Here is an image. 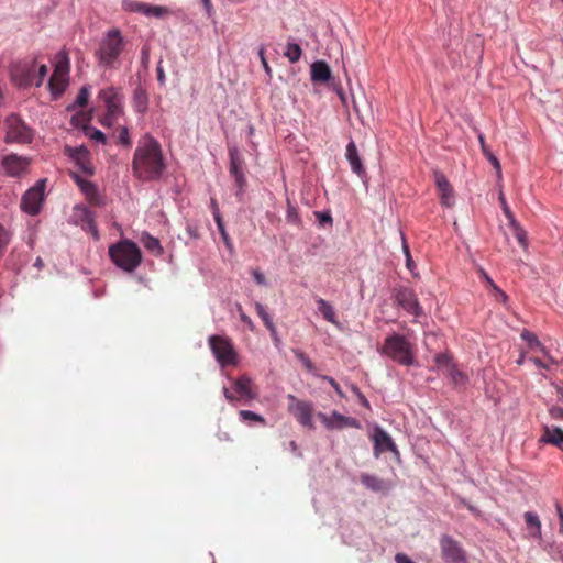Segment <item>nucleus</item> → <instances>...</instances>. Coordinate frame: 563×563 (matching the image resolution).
<instances>
[{
	"label": "nucleus",
	"instance_id": "obj_15",
	"mask_svg": "<svg viewBox=\"0 0 563 563\" xmlns=\"http://www.w3.org/2000/svg\"><path fill=\"white\" fill-rule=\"evenodd\" d=\"M374 442V456L378 457L382 453L390 451L396 455H399L397 445L395 444L391 437L380 427L374 429L372 435Z\"/></svg>",
	"mask_w": 563,
	"mask_h": 563
},
{
	"label": "nucleus",
	"instance_id": "obj_16",
	"mask_svg": "<svg viewBox=\"0 0 563 563\" xmlns=\"http://www.w3.org/2000/svg\"><path fill=\"white\" fill-rule=\"evenodd\" d=\"M70 178L76 183V185L79 187L81 192L87 197V199L97 205V206H103L104 201L102 196L99 192L98 186L85 178H82L78 173L70 172L69 173Z\"/></svg>",
	"mask_w": 563,
	"mask_h": 563
},
{
	"label": "nucleus",
	"instance_id": "obj_3",
	"mask_svg": "<svg viewBox=\"0 0 563 563\" xmlns=\"http://www.w3.org/2000/svg\"><path fill=\"white\" fill-rule=\"evenodd\" d=\"M108 252L112 263L126 273H133L142 263L141 249L129 239L120 240L110 245Z\"/></svg>",
	"mask_w": 563,
	"mask_h": 563
},
{
	"label": "nucleus",
	"instance_id": "obj_27",
	"mask_svg": "<svg viewBox=\"0 0 563 563\" xmlns=\"http://www.w3.org/2000/svg\"><path fill=\"white\" fill-rule=\"evenodd\" d=\"M75 209L84 228H93V236L98 239L99 234L93 212L87 207H76Z\"/></svg>",
	"mask_w": 563,
	"mask_h": 563
},
{
	"label": "nucleus",
	"instance_id": "obj_11",
	"mask_svg": "<svg viewBox=\"0 0 563 563\" xmlns=\"http://www.w3.org/2000/svg\"><path fill=\"white\" fill-rule=\"evenodd\" d=\"M395 299L402 309L413 317L423 314V309L420 306L417 295L412 288L400 286L395 289Z\"/></svg>",
	"mask_w": 563,
	"mask_h": 563
},
{
	"label": "nucleus",
	"instance_id": "obj_28",
	"mask_svg": "<svg viewBox=\"0 0 563 563\" xmlns=\"http://www.w3.org/2000/svg\"><path fill=\"white\" fill-rule=\"evenodd\" d=\"M141 242L143 246L151 252L155 256H161L164 253V247L162 246L159 240L148 232H143L141 235Z\"/></svg>",
	"mask_w": 563,
	"mask_h": 563
},
{
	"label": "nucleus",
	"instance_id": "obj_50",
	"mask_svg": "<svg viewBox=\"0 0 563 563\" xmlns=\"http://www.w3.org/2000/svg\"><path fill=\"white\" fill-rule=\"evenodd\" d=\"M350 388H351L352 393L357 397V399H358L360 404H361L363 407H365L366 409H371L369 401H368V399L365 397V395L361 391V389H360L356 385H354V384H352V385L350 386Z\"/></svg>",
	"mask_w": 563,
	"mask_h": 563
},
{
	"label": "nucleus",
	"instance_id": "obj_21",
	"mask_svg": "<svg viewBox=\"0 0 563 563\" xmlns=\"http://www.w3.org/2000/svg\"><path fill=\"white\" fill-rule=\"evenodd\" d=\"M360 481L367 489L375 493H386L391 488L390 482L368 473H362L360 475Z\"/></svg>",
	"mask_w": 563,
	"mask_h": 563
},
{
	"label": "nucleus",
	"instance_id": "obj_54",
	"mask_svg": "<svg viewBox=\"0 0 563 563\" xmlns=\"http://www.w3.org/2000/svg\"><path fill=\"white\" fill-rule=\"evenodd\" d=\"M47 71L48 69L46 65H41L38 70H35V87H40L43 84L44 78L47 76Z\"/></svg>",
	"mask_w": 563,
	"mask_h": 563
},
{
	"label": "nucleus",
	"instance_id": "obj_61",
	"mask_svg": "<svg viewBox=\"0 0 563 563\" xmlns=\"http://www.w3.org/2000/svg\"><path fill=\"white\" fill-rule=\"evenodd\" d=\"M119 115H110L109 112L106 111V114L103 115V118L101 119V124L103 126H112L114 124V122L117 121Z\"/></svg>",
	"mask_w": 563,
	"mask_h": 563
},
{
	"label": "nucleus",
	"instance_id": "obj_47",
	"mask_svg": "<svg viewBox=\"0 0 563 563\" xmlns=\"http://www.w3.org/2000/svg\"><path fill=\"white\" fill-rule=\"evenodd\" d=\"M144 2H139L134 0H123L121 7L126 12H139L142 13Z\"/></svg>",
	"mask_w": 563,
	"mask_h": 563
},
{
	"label": "nucleus",
	"instance_id": "obj_41",
	"mask_svg": "<svg viewBox=\"0 0 563 563\" xmlns=\"http://www.w3.org/2000/svg\"><path fill=\"white\" fill-rule=\"evenodd\" d=\"M294 352V355L296 356V358L301 362V364L303 365V367L306 368V371L308 373H311V374H314V371H316V366L314 364L312 363V361L309 358V356L302 352L301 350L299 349H295L292 350Z\"/></svg>",
	"mask_w": 563,
	"mask_h": 563
},
{
	"label": "nucleus",
	"instance_id": "obj_24",
	"mask_svg": "<svg viewBox=\"0 0 563 563\" xmlns=\"http://www.w3.org/2000/svg\"><path fill=\"white\" fill-rule=\"evenodd\" d=\"M233 388L241 398L247 401L255 399L257 396V394L252 390V379L246 375L238 377L234 382Z\"/></svg>",
	"mask_w": 563,
	"mask_h": 563
},
{
	"label": "nucleus",
	"instance_id": "obj_46",
	"mask_svg": "<svg viewBox=\"0 0 563 563\" xmlns=\"http://www.w3.org/2000/svg\"><path fill=\"white\" fill-rule=\"evenodd\" d=\"M89 120H90V118L87 114H85L84 112H77L70 118V124L75 129L82 130V125L88 124Z\"/></svg>",
	"mask_w": 563,
	"mask_h": 563
},
{
	"label": "nucleus",
	"instance_id": "obj_2",
	"mask_svg": "<svg viewBox=\"0 0 563 563\" xmlns=\"http://www.w3.org/2000/svg\"><path fill=\"white\" fill-rule=\"evenodd\" d=\"M125 48V41L118 27L109 29L101 37L95 55L100 65L109 69L118 68L117 64Z\"/></svg>",
	"mask_w": 563,
	"mask_h": 563
},
{
	"label": "nucleus",
	"instance_id": "obj_9",
	"mask_svg": "<svg viewBox=\"0 0 563 563\" xmlns=\"http://www.w3.org/2000/svg\"><path fill=\"white\" fill-rule=\"evenodd\" d=\"M288 400V412L292 415L296 420L305 428L310 430L314 429V422L312 420V412L314 410L311 401L300 400L295 395H287Z\"/></svg>",
	"mask_w": 563,
	"mask_h": 563
},
{
	"label": "nucleus",
	"instance_id": "obj_36",
	"mask_svg": "<svg viewBox=\"0 0 563 563\" xmlns=\"http://www.w3.org/2000/svg\"><path fill=\"white\" fill-rule=\"evenodd\" d=\"M521 339L527 342L528 346L530 349H539L543 355H548V350L544 347V345L539 341L538 336L529 331L523 330L520 334Z\"/></svg>",
	"mask_w": 563,
	"mask_h": 563
},
{
	"label": "nucleus",
	"instance_id": "obj_63",
	"mask_svg": "<svg viewBox=\"0 0 563 563\" xmlns=\"http://www.w3.org/2000/svg\"><path fill=\"white\" fill-rule=\"evenodd\" d=\"M549 413L553 419L563 420V408L553 406L549 409Z\"/></svg>",
	"mask_w": 563,
	"mask_h": 563
},
{
	"label": "nucleus",
	"instance_id": "obj_7",
	"mask_svg": "<svg viewBox=\"0 0 563 563\" xmlns=\"http://www.w3.org/2000/svg\"><path fill=\"white\" fill-rule=\"evenodd\" d=\"M208 344L222 368L238 364V354L230 338L212 334L208 338Z\"/></svg>",
	"mask_w": 563,
	"mask_h": 563
},
{
	"label": "nucleus",
	"instance_id": "obj_10",
	"mask_svg": "<svg viewBox=\"0 0 563 563\" xmlns=\"http://www.w3.org/2000/svg\"><path fill=\"white\" fill-rule=\"evenodd\" d=\"M439 544L444 563H468L466 551L452 536L442 534Z\"/></svg>",
	"mask_w": 563,
	"mask_h": 563
},
{
	"label": "nucleus",
	"instance_id": "obj_49",
	"mask_svg": "<svg viewBox=\"0 0 563 563\" xmlns=\"http://www.w3.org/2000/svg\"><path fill=\"white\" fill-rule=\"evenodd\" d=\"M186 233L190 240H199L201 238L198 224L187 221L186 222Z\"/></svg>",
	"mask_w": 563,
	"mask_h": 563
},
{
	"label": "nucleus",
	"instance_id": "obj_64",
	"mask_svg": "<svg viewBox=\"0 0 563 563\" xmlns=\"http://www.w3.org/2000/svg\"><path fill=\"white\" fill-rule=\"evenodd\" d=\"M395 562L396 563H416L405 553H397L395 555Z\"/></svg>",
	"mask_w": 563,
	"mask_h": 563
},
{
	"label": "nucleus",
	"instance_id": "obj_55",
	"mask_svg": "<svg viewBox=\"0 0 563 563\" xmlns=\"http://www.w3.org/2000/svg\"><path fill=\"white\" fill-rule=\"evenodd\" d=\"M402 250H404V254L406 256V266L409 271H412V268L415 267V262L412 260V256L410 254V250H409V246L407 245L405 239L402 238Z\"/></svg>",
	"mask_w": 563,
	"mask_h": 563
},
{
	"label": "nucleus",
	"instance_id": "obj_57",
	"mask_svg": "<svg viewBox=\"0 0 563 563\" xmlns=\"http://www.w3.org/2000/svg\"><path fill=\"white\" fill-rule=\"evenodd\" d=\"M329 86L336 92L343 104H346V96L340 84L335 82V79L329 84Z\"/></svg>",
	"mask_w": 563,
	"mask_h": 563
},
{
	"label": "nucleus",
	"instance_id": "obj_13",
	"mask_svg": "<svg viewBox=\"0 0 563 563\" xmlns=\"http://www.w3.org/2000/svg\"><path fill=\"white\" fill-rule=\"evenodd\" d=\"M99 98L104 102L110 115H120L123 112L124 95L120 88L108 87L99 91Z\"/></svg>",
	"mask_w": 563,
	"mask_h": 563
},
{
	"label": "nucleus",
	"instance_id": "obj_19",
	"mask_svg": "<svg viewBox=\"0 0 563 563\" xmlns=\"http://www.w3.org/2000/svg\"><path fill=\"white\" fill-rule=\"evenodd\" d=\"M310 76L313 82L330 84L333 81L329 65L324 60H316L310 66Z\"/></svg>",
	"mask_w": 563,
	"mask_h": 563
},
{
	"label": "nucleus",
	"instance_id": "obj_25",
	"mask_svg": "<svg viewBox=\"0 0 563 563\" xmlns=\"http://www.w3.org/2000/svg\"><path fill=\"white\" fill-rule=\"evenodd\" d=\"M70 70V60L66 51H59L55 55L54 71L55 77H68Z\"/></svg>",
	"mask_w": 563,
	"mask_h": 563
},
{
	"label": "nucleus",
	"instance_id": "obj_52",
	"mask_svg": "<svg viewBox=\"0 0 563 563\" xmlns=\"http://www.w3.org/2000/svg\"><path fill=\"white\" fill-rule=\"evenodd\" d=\"M499 201H500V205H501V208H503V211H504L506 218L509 220L510 223H515L516 219H515L509 206L507 205L503 192L499 194Z\"/></svg>",
	"mask_w": 563,
	"mask_h": 563
},
{
	"label": "nucleus",
	"instance_id": "obj_40",
	"mask_svg": "<svg viewBox=\"0 0 563 563\" xmlns=\"http://www.w3.org/2000/svg\"><path fill=\"white\" fill-rule=\"evenodd\" d=\"M167 11L168 10L165 7L153 5V4H148V3H145V2L143 3V8H142V14H144L146 16L161 18L164 14H166Z\"/></svg>",
	"mask_w": 563,
	"mask_h": 563
},
{
	"label": "nucleus",
	"instance_id": "obj_31",
	"mask_svg": "<svg viewBox=\"0 0 563 563\" xmlns=\"http://www.w3.org/2000/svg\"><path fill=\"white\" fill-rule=\"evenodd\" d=\"M478 141L481 144L482 153L487 158V161L493 165L494 169L497 173V176L501 175V166L499 159L494 155V153L489 150L485 142V137L482 133L478 134Z\"/></svg>",
	"mask_w": 563,
	"mask_h": 563
},
{
	"label": "nucleus",
	"instance_id": "obj_33",
	"mask_svg": "<svg viewBox=\"0 0 563 563\" xmlns=\"http://www.w3.org/2000/svg\"><path fill=\"white\" fill-rule=\"evenodd\" d=\"M525 520L528 529L531 530L530 534L533 538H541V522L537 514L527 511Z\"/></svg>",
	"mask_w": 563,
	"mask_h": 563
},
{
	"label": "nucleus",
	"instance_id": "obj_6",
	"mask_svg": "<svg viewBox=\"0 0 563 563\" xmlns=\"http://www.w3.org/2000/svg\"><path fill=\"white\" fill-rule=\"evenodd\" d=\"M230 165H229V174L234 183V196L238 201H243L244 195L247 188V180L245 177V161L240 152V150L235 145H230L228 148Z\"/></svg>",
	"mask_w": 563,
	"mask_h": 563
},
{
	"label": "nucleus",
	"instance_id": "obj_51",
	"mask_svg": "<svg viewBox=\"0 0 563 563\" xmlns=\"http://www.w3.org/2000/svg\"><path fill=\"white\" fill-rule=\"evenodd\" d=\"M118 142L126 147H130L132 145L129 129L126 126L121 128L118 136Z\"/></svg>",
	"mask_w": 563,
	"mask_h": 563
},
{
	"label": "nucleus",
	"instance_id": "obj_12",
	"mask_svg": "<svg viewBox=\"0 0 563 563\" xmlns=\"http://www.w3.org/2000/svg\"><path fill=\"white\" fill-rule=\"evenodd\" d=\"M64 153L76 163V165L84 174L88 176H92L95 174V167L91 164L90 152L86 145L82 144L75 147L66 145Z\"/></svg>",
	"mask_w": 563,
	"mask_h": 563
},
{
	"label": "nucleus",
	"instance_id": "obj_58",
	"mask_svg": "<svg viewBox=\"0 0 563 563\" xmlns=\"http://www.w3.org/2000/svg\"><path fill=\"white\" fill-rule=\"evenodd\" d=\"M435 363L440 367H451V357L448 354H438L435 356Z\"/></svg>",
	"mask_w": 563,
	"mask_h": 563
},
{
	"label": "nucleus",
	"instance_id": "obj_45",
	"mask_svg": "<svg viewBox=\"0 0 563 563\" xmlns=\"http://www.w3.org/2000/svg\"><path fill=\"white\" fill-rule=\"evenodd\" d=\"M514 228V233L518 242L521 246L527 247L528 241H527V233L526 231L519 225V223L515 220V223H510Z\"/></svg>",
	"mask_w": 563,
	"mask_h": 563
},
{
	"label": "nucleus",
	"instance_id": "obj_14",
	"mask_svg": "<svg viewBox=\"0 0 563 563\" xmlns=\"http://www.w3.org/2000/svg\"><path fill=\"white\" fill-rule=\"evenodd\" d=\"M30 165L31 159L29 157L20 156L15 153L5 155L1 161V166L4 170V174L9 177L15 178H19L25 174Z\"/></svg>",
	"mask_w": 563,
	"mask_h": 563
},
{
	"label": "nucleus",
	"instance_id": "obj_60",
	"mask_svg": "<svg viewBox=\"0 0 563 563\" xmlns=\"http://www.w3.org/2000/svg\"><path fill=\"white\" fill-rule=\"evenodd\" d=\"M163 60L159 59V62L157 63V66H156V74H157V81L161 86H164L165 85V81H166V76H165V71L163 69Z\"/></svg>",
	"mask_w": 563,
	"mask_h": 563
},
{
	"label": "nucleus",
	"instance_id": "obj_53",
	"mask_svg": "<svg viewBox=\"0 0 563 563\" xmlns=\"http://www.w3.org/2000/svg\"><path fill=\"white\" fill-rule=\"evenodd\" d=\"M150 65V46L143 45L141 48V66L144 70L148 69Z\"/></svg>",
	"mask_w": 563,
	"mask_h": 563
},
{
	"label": "nucleus",
	"instance_id": "obj_32",
	"mask_svg": "<svg viewBox=\"0 0 563 563\" xmlns=\"http://www.w3.org/2000/svg\"><path fill=\"white\" fill-rule=\"evenodd\" d=\"M213 219H214V222L217 224V228H218V231L222 238V241L224 243V245L229 249V250H232L233 249V244H232V241H231V238L229 235V233L227 232L225 230V225H224V221L222 219V216L219 211V208H216V210L213 211Z\"/></svg>",
	"mask_w": 563,
	"mask_h": 563
},
{
	"label": "nucleus",
	"instance_id": "obj_8",
	"mask_svg": "<svg viewBox=\"0 0 563 563\" xmlns=\"http://www.w3.org/2000/svg\"><path fill=\"white\" fill-rule=\"evenodd\" d=\"M46 179H40L35 185L29 188L21 198V210L30 216H36L41 212L45 198Z\"/></svg>",
	"mask_w": 563,
	"mask_h": 563
},
{
	"label": "nucleus",
	"instance_id": "obj_37",
	"mask_svg": "<svg viewBox=\"0 0 563 563\" xmlns=\"http://www.w3.org/2000/svg\"><path fill=\"white\" fill-rule=\"evenodd\" d=\"M82 132L90 140L95 141L97 143H101L103 145L107 144V136L101 130H99L90 124H84Z\"/></svg>",
	"mask_w": 563,
	"mask_h": 563
},
{
	"label": "nucleus",
	"instance_id": "obj_38",
	"mask_svg": "<svg viewBox=\"0 0 563 563\" xmlns=\"http://www.w3.org/2000/svg\"><path fill=\"white\" fill-rule=\"evenodd\" d=\"M284 54L291 64H295L300 59L302 49L299 44L295 42H288Z\"/></svg>",
	"mask_w": 563,
	"mask_h": 563
},
{
	"label": "nucleus",
	"instance_id": "obj_56",
	"mask_svg": "<svg viewBox=\"0 0 563 563\" xmlns=\"http://www.w3.org/2000/svg\"><path fill=\"white\" fill-rule=\"evenodd\" d=\"M320 378L328 382L340 397H344L340 385L332 376L321 375Z\"/></svg>",
	"mask_w": 563,
	"mask_h": 563
},
{
	"label": "nucleus",
	"instance_id": "obj_62",
	"mask_svg": "<svg viewBox=\"0 0 563 563\" xmlns=\"http://www.w3.org/2000/svg\"><path fill=\"white\" fill-rule=\"evenodd\" d=\"M252 276H253L254 282L257 285H261V286H265L266 285V278H265L264 274L261 271L254 269L252 272Z\"/></svg>",
	"mask_w": 563,
	"mask_h": 563
},
{
	"label": "nucleus",
	"instance_id": "obj_59",
	"mask_svg": "<svg viewBox=\"0 0 563 563\" xmlns=\"http://www.w3.org/2000/svg\"><path fill=\"white\" fill-rule=\"evenodd\" d=\"M258 57L261 59L262 66L265 69V71L269 75L271 74V67L267 63V59L265 57V47L263 45L258 48Z\"/></svg>",
	"mask_w": 563,
	"mask_h": 563
},
{
	"label": "nucleus",
	"instance_id": "obj_5",
	"mask_svg": "<svg viewBox=\"0 0 563 563\" xmlns=\"http://www.w3.org/2000/svg\"><path fill=\"white\" fill-rule=\"evenodd\" d=\"M5 129L4 143L31 144L34 139V130L16 113H10L3 121Z\"/></svg>",
	"mask_w": 563,
	"mask_h": 563
},
{
	"label": "nucleus",
	"instance_id": "obj_18",
	"mask_svg": "<svg viewBox=\"0 0 563 563\" xmlns=\"http://www.w3.org/2000/svg\"><path fill=\"white\" fill-rule=\"evenodd\" d=\"M433 178L440 194L441 203L451 207L454 203L453 189L445 175L440 170L433 172Z\"/></svg>",
	"mask_w": 563,
	"mask_h": 563
},
{
	"label": "nucleus",
	"instance_id": "obj_43",
	"mask_svg": "<svg viewBox=\"0 0 563 563\" xmlns=\"http://www.w3.org/2000/svg\"><path fill=\"white\" fill-rule=\"evenodd\" d=\"M12 234L3 224L0 223V258L3 256L11 241Z\"/></svg>",
	"mask_w": 563,
	"mask_h": 563
},
{
	"label": "nucleus",
	"instance_id": "obj_29",
	"mask_svg": "<svg viewBox=\"0 0 563 563\" xmlns=\"http://www.w3.org/2000/svg\"><path fill=\"white\" fill-rule=\"evenodd\" d=\"M318 311L322 314V317L330 323L339 327L340 322L336 319V314L332 305H330L327 300L319 298L316 301Z\"/></svg>",
	"mask_w": 563,
	"mask_h": 563
},
{
	"label": "nucleus",
	"instance_id": "obj_44",
	"mask_svg": "<svg viewBox=\"0 0 563 563\" xmlns=\"http://www.w3.org/2000/svg\"><path fill=\"white\" fill-rule=\"evenodd\" d=\"M449 375L455 385H464L467 382V376L459 371L454 365L450 367Z\"/></svg>",
	"mask_w": 563,
	"mask_h": 563
},
{
	"label": "nucleus",
	"instance_id": "obj_22",
	"mask_svg": "<svg viewBox=\"0 0 563 563\" xmlns=\"http://www.w3.org/2000/svg\"><path fill=\"white\" fill-rule=\"evenodd\" d=\"M132 107L140 114H145L148 110V93L140 80L133 90Z\"/></svg>",
	"mask_w": 563,
	"mask_h": 563
},
{
	"label": "nucleus",
	"instance_id": "obj_42",
	"mask_svg": "<svg viewBox=\"0 0 563 563\" xmlns=\"http://www.w3.org/2000/svg\"><path fill=\"white\" fill-rule=\"evenodd\" d=\"M286 221L295 225H299L301 223L298 208L292 206L290 200H287Z\"/></svg>",
	"mask_w": 563,
	"mask_h": 563
},
{
	"label": "nucleus",
	"instance_id": "obj_20",
	"mask_svg": "<svg viewBox=\"0 0 563 563\" xmlns=\"http://www.w3.org/2000/svg\"><path fill=\"white\" fill-rule=\"evenodd\" d=\"M13 79L20 87L35 86V64H25L13 71Z\"/></svg>",
	"mask_w": 563,
	"mask_h": 563
},
{
	"label": "nucleus",
	"instance_id": "obj_26",
	"mask_svg": "<svg viewBox=\"0 0 563 563\" xmlns=\"http://www.w3.org/2000/svg\"><path fill=\"white\" fill-rule=\"evenodd\" d=\"M540 441L563 449V430L559 427H544Z\"/></svg>",
	"mask_w": 563,
	"mask_h": 563
},
{
	"label": "nucleus",
	"instance_id": "obj_48",
	"mask_svg": "<svg viewBox=\"0 0 563 563\" xmlns=\"http://www.w3.org/2000/svg\"><path fill=\"white\" fill-rule=\"evenodd\" d=\"M314 216L318 220V223L323 228L328 225L331 227L333 223V219L330 211H316Z\"/></svg>",
	"mask_w": 563,
	"mask_h": 563
},
{
	"label": "nucleus",
	"instance_id": "obj_34",
	"mask_svg": "<svg viewBox=\"0 0 563 563\" xmlns=\"http://www.w3.org/2000/svg\"><path fill=\"white\" fill-rule=\"evenodd\" d=\"M89 95H90V86H88V85L82 86L81 89L79 90V93L76 97L75 101L73 103H70L69 106H67L66 110L68 112H70V111H75L77 108H82V107L87 106Z\"/></svg>",
	"mask_w": 563,
	"mask_h": 563
},
{
	"label": "nucleus",
	"instance_id": "obj_30",
	"mask_svg": "<svg viewBox=\"0 0 563 563\" xmlns=\"http://www.w3.org/2000/svg\"><path fill=\"white\" fill-rule=\"evenodd\" d=\"M68 86V77L52 75L48 81V88L54 99L60 97Z\"/></svg>",
	"mask_w": 563,
	"mask_h": 563
},
{
	"label": "nucleus",
	"instance_id": "obj_17",
	"mask_svg": "<svg viewBox=\"0 0 563 563\" xmlns=\"http://www.w3.org/2000/svg\"><path fill=\"white\" fill-rule=\"evenodd\" d=\"M345 158L349 162L352 172L362 179L364 185L367 186V172L365 169V166L363 165V161L353 140H351L346 145Z\"/></svg>",
	"mask_w": 563,
	"mask_h": 563
},
{
	"label": "nucleus",
	"instance_id": "obj_35",
	"mask_svg": "<svg viewBox=\"0 0 563 563\" xmlns=\"http://www.w3.org/2000/svg\"><path fill=\"white\" fill-rule=\"evenodd\" d=\"M254 306H255L257 316L262 319V321L264 322L265 327L271 332V334H276V327L273 322L272 317L267 312L265 306L262 305L261 302H255Z\"/></svg>",
	"mask_w": 563,
	"mask_h": 563
},
{
	"label": "nucleus",
	"instance_id": "obj_23",
	"mask_svg": "<svg viewBox=\"0 0 563 563\" xmlns=\"http://www.w3.org/2000/svg\"><path fill=\"white\" fill-rule=\"evenodd\" d=\"M361 422L353 417L344 416L336 410L332 411L329 430H342L344 428L361 429Z\"/></svg>",
	"mask_w": 563,
	"mask_h": 563
},
{
	"label": "nucleus",
	"instance_id": "obj_39",
	"mask_svg": "<svg viewBox=\"0 0 563 563\" xmlns=\"http://www.w3.org/2000/svg\"><path fill=\"white\" fill-rule=\"evenodd\" d=\"M239 417H240L241 421H243V422H256V423H260L263 426L266 424V419L262 415L256 413L252 410H246V409L240 410Z\"/></svg>",
	"mask_w": 563,
	"mask_h": 563
},
{
	"label": "nucleus",
	"instance_id": "obj_4",
	"mask_svg": "<svg viewBox=\"0 0 563 563\" xmlns=\"http://www.w3.org/2000/svg\"><path fill=\"white\" fill-rule=\"evenodd\" d=\"M380 353L402 366L415 364L412 345L399 333H393L385 339Z\"/></svg>",
	"mask_w": 563,
	"mask_h": 563
},
{
	"label": "nucleus",
	"instance_id": "obj_1",
	"mask_svg": "<svg viewBox=\"0 0 563 563\" xmlns=\"http://www.w3.org/2000/svg\"><path fill=\"white\" fill-rule=\"evenodd\" d=\"M131 167L133 176L142 181H156L163 177L167 165L162 146L154 136L145 134L139 142Z\"/></svg>",
	"mask_w": 563,
	"mask_h": 563
}]
</instances>
